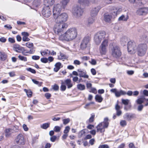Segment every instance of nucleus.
Wrapping results in <instances>:
<instances>
[{
    "label": "nucleus",
    "instance_id": "nucleus-18",
    "mask_svg": "<svg viewBox=\"0 0 148 148\" xmlns=\"http://www.w3.org/2000/svg\"><path fill=\"white\" fill-rule=\"evenodd\" d=\"M54 0H44V6L51 8L54 3Z\"/></svg>",
    "mask_w": 148,
    "mask_h": 148
},
{
    "label": "nucleus",
    "instance_id": "nucleus-14",
    "mask_svg": "<svg viewBox=\"0 0 148 148\" xmlns=\"http://www.w3.org/2000/svg\"><path fill=\"white\" fill-rule=\"evenodd\" d=\"M16 143L19 145L24 144V138L22 134H19L15 140Z\"/></svg>",
    "mask_w": 148,
    "mask_h": 148
},
{
    "label": "nucleus",
    "instance_id": "nucleus-28",
    "mask_svg": "<svg viewBox=\"0 0 148 148\" xmlns=\"http://www.w3.org/2000/svg\"><path fill=\"white\" fill-rule=\"evenodd\" d=\"M7 56V55L5 53L0 52V57L2 60H5L6 59Z\"/></svg>",
    "mask_w": 148,
    "mask_h": 148
},
{
    "label": "nucleus",
    "instance_id": "nucleus-58",
    "mask_svg": "<svg viewBox=\"0 0 148 148\" xmlns=\"http://www.w3.org/2000/svg\"><path fill=\"white\" fill-rule=\"evenodd\" d=\"M23 127L24 130L26 131H27L28 130V128L27 127V125L25 124H23Z\"/></svg>",
    "mask_w": 148,
    "mask_h": 148
},
{
    "label": "nucleus",
    "instance_id": "nucleus-9",
    "mask_svg": "<svg viewBox=\"0 0 148 148\" xmlns=\"http://www.w3.org/2000/svg\"><path fill=\"white\" fill-rule=\"evenodd\" d=\"M62 8L61 4L58 3L55 4L54 6L53 11V16L59 14Z\"/></svg>",
    "mask_w": 148,
    "mask_h": 148
},
{
    "label": "nucleus",
    "instance_id": "nucleus-15",
    "mask_svg": "<svg viewBox=\"0 0 148 148\" xmlns=\"http://www.w3.org/2000/svg\"><path fill=\"white\" fill-rule=\"evenodd\" d=\"M101 9V7L99 6H98L94 7L92 9L90 15L92 17H95L97 14L99 10Z\"/></svg>",
    "mask_w": 148,
    "mask_h": 148
},
{
    "label": "nucleus",
    "instance_id": "nucleus-35",
    "mask_svg": "<svg viewBox=\"0 0 148 148\" xmlns=\"http://www.w3.org/2000/svg\"><path fill=\"white\" fill-rule=\"evenodd\" d=\"M66 58V56L63 54L60 53V55L58 56V58L60 60L64 59Z\"/></svg>",
    "mask_w": 148,
    "mask_h": 148
},
{
    "label": "nucleus",
    "instance_id": "nucleus-26",
    "mask_svg": "<svg viewBox=\"0 0 148 148\" xmlns=\"http://www.w3.org/2000/svg\"><path fill=\"white\" fill-rule=\"evenodd\" d=\"M112 18V16L110 14H106L104 16V20L106 22H109Z\"/></svg>",
    "mask_w": 148,
    "mask_h": 148
},
{
    "label": "nucleus",
    "instance_id": "nucleus-19",
    "mask_svg": "<svg viewBox=\"0 0 148 148\" xmlns=\"http://www.w3.org/2000/svg\"><path fill=\"white\" fill-rule=\"evenodd\" d=\"M78 73V76L80 77H83L85 78H88L89 76L86 74V72L84 71L81 69H78L77 70Z\"/></svg>",
    "mask_w": 148,
    "mask_h": 148
},
{
    "label": "nucleus",
    "instance_id": "nucleus-25",
    "mask_svg": "<svg viewBox=\"0 0 148 148\" xmlns=\"http://www.w3.org/2000/svg\"><path fill=\"white\" fill-rule=\"evenodd\" d=\"M127 38L126 37H122L121 39V44L123 45H125L127 41Z\"/></svg>",
    "mask_w": 148,
    "mask_h": 148
},
{
    "label": "nucleus",
    "instance_id": "nucleus-43",
    "mask_svg": "<svg viewBox=\"0 0 148 148\" xmlns=\"http://www.w3.org/2000/svg\"><path fill=\"white\" fill-rule=\"evenodd\" d=\"M70 120L69 118L67 119H64L63 120V124L64 125H66L70 121Z\"/></svg>",
    "mask_w": 148,
    "mask_h": 148
},
{
    "label": "nucleus",
    "instance_id": "nucleus-39",
    "mask_svg": "<svg viewBox=\"0 0 148 148\" xmlns=\"http://www.w3.org/2000/svg\"><path fill=\"white\" fill-rule=\"evenodd\" d=\"M32 81L34 84L38 85L39 86H41L42 83V82H40L33 79H32Z\"/></svg>",
    "mask_w": 148,
    "mask_h": 148
},
{
    "label": "nucleus",
    "instance_id": "nucleus-36",
    "mask_svg": "<svg viewBox=\"0 0 148 148\" xmlns=\"http://www.w3.org/2000/svg\"><path fill=\"white\" fill-rule=\"evenodd\" d=\"M18 57L19 59L21 61H23L24 62H26L27 61V58L25 57L22 56L21 55H19L18 56Z\"/></svg>",
    "mask_w": 148,
    "mask_h": 148
},
{
    "label": "nucleus",
    "instance_id": "nucleus-13",
    "mask_svg": "<svg viewBox=\"0 0 148 148\" xmlns=\"http://www.w3.org/2000/svg\"><path fill=\"white\" fill-rule=\"evenodd\" d=\"M89 42V38L86 37L84 38L82 41L80 45V47L82 49H85L88 45Z\"/></svg>",
    "mask_w": 148,
    "mask_h": 148
},
{
    "label": "nucleus",
    "instance_id": "nucleus-23",
    "mask_svg": "<svg viewBox=\"0 0 148 148\" xmlns=\"http://www.w3.org/2000/svg\"><path fill=\"white\" fill-rule=\"evenodd\" d=\"M128 18L129 17L128 16H125L123 15L119 18L118 20L119 21H126L128 19Z\"/></svg>",
    "mask_w": 148,
    "mask_h": 148
},
{
    "label": "nucleus",
    "instance_id": "nucleus-59",
    "mask_svg": "<svg viewBox=\"0 0 148 148\" xmlns=\"http://www.w3.org/2000/svg\"><path fill=\"white\" fill-rule=\"evenodd\" d=\"M6 40V39L4 37H2L0 38V41L2 42H5Z\"/></svg>",
    "mask_w": 148,
    "mask_h": 148
},
{
    "label": "nucleus",
    "instance_id": "nucleus-54",
    "mask_svg": "<svg viewBox=\"0 0 148 148\" xmlns=\"http://www.w3.org/2000/svg\"><path fill=\"white\" fill-rule=\"evenodd\" d=\"M86 87L88 88H92V84L89 82H87L86 84Z\"/></svg>",
    "mask_w": 148,
    "mask_h": 148
},
{
    "label": "nucleus",
    "instance_id": "nucleus-38",
    "mask_svg": "<svg viewBox=\"0 0 148 148\" xmlns=\"http://www.w3.org/2000/svg\"><path fill=\"white\" fill-rule=\"evenodd\" d=\"M120 125L122 127H125L127 125V122L125 120H122L120 122Z\"/></svg>",
    "mask_w": 148,
    "mask_h": 148
},
{
    "label": "nucleus",
    "instance_id": "nucleus-56",
    "mask_svg": "<svg viewBox=\"0 0 148 148\" xmlns=\"http://www.w3.org/2000/svg\"><path fill=\"white\" fill-rule=\"evenodd\" d=\"M136 102L138 104H141L143 102V101L141 99L139 98L136 101Z\"/></svg>",
    "mask_w": 148,
    "mask_h": 148
},
{
    "label": "nucleus",
    "instance_id": "nucleus-32",
    "mask_svg": "<svg viewBox=\"0 0 148 148\" xmlns=\"http://www.w3.org/2000/svg\"><path fill=\"white\" fill-rule=\"evenodd\" d=\"M13 49H18V50H22L23 48L20 47V45L17 44L14 45L13 47Z\"/></svg>",
    "mask_w": 148,
    "mask_h": 148
},
{
    "label": "nucleus",
    "instance_id": "nucleus-41",
    "mask_svg": "<svg viewBox=\"0 0 148 148\" xmlns=\"http://www.w3.org/2000/svg\"><path fill=\"white\" fill-rule=\"evenodd\" d=\"M27 70L29 71L32 73L35 74L36 73V71L35 70L33 69H32L30 68H27L26 69Z\"/></svg>",
    "mask_w": 148,
    "mask_h": 148
},
{
    "label": "nucleus",
    "instance_id": "nucleus-2",
    "mask_svg": "<svg viewBox=\"0 0 148 148\" xmlns=\"http://www.w3.org/2000/svg\"><path fill=\"white\" fill-rule=\"evenodd\" d=\"M62 33L59 35V39L67 42L70 41L75 40L77 37V30L75 27H71L68 29L63 34Z\"/></svg>",
    "mask_w": 148,
    "mask_h": 148
},
{
    "label": "nucleus",
    "instance_id": "nucleus-22",
    "mask_svg": "<svg viewBox=\"0 0 148 148\" xmlns=\"http://www.w3.org/2000/svg\"><path fill=\"white\" fill-rule=\"evenodd\" d=\"M69 0H62L60 3L62 8H65L67 6L68 3L69 2Z\"/></svg>",
    "mask_w": 148,
    "mask_h": 148
},
{
    "label": "nucleus",
    "instance_id": "nucleus-10",
    "mask_svg": "<svg viewBox=\"0 0 148 148\" xmlns=\"http://www.w3.org/2000/svg\"><path fill=\"white\" fill-rule=\"evenodd\" d=\"M112 51V54L114 56L117 57H119L121 55V52L118 46L116 45L113 46Z\"/></svg>",
    "mask_w": 148,
    "mask_h": 148
},
{
    "label": "nucleus",
    "instance_id": "nucleus-47",
    "mask_svg": "<svg viewBox=\"0 0 148 148\" xmlns=\"http://www.w3.org/2000/svg\"><path fill=\"white\" fill-rule=\"evenodd\" d=\"M52 88L55 90H58L59 89V86L55 84L53 86Z\"/></svg>",
    "mask_w": 148,
    "mask_h": 148
},
{
    "label": "nucleus",
    "instance_id": "nucleus-8",
    "mask_svg": "<svg viewBox=\"0 0 148 148\" xmlns=\"http://www.w3.org/2000/svg\"><path fill=\"white\" fill-rule=\"evenodd\" d=\"M108 46V40L107 39H105L104 40H103L102 43L99 47V51L101 54H105L107 51Z\"/></svg>",
    "mask_w": 148,
    "mask_h": 148
},
{
    "label": "nucleus",
    "instance_id": "nucleus-51",
    "mask_svg": "<svg viewBox=\"0 0 148 148\" xmlns=\"http://www.w3.org/2000/svg\"><path fill=\"white\" fill-rule=\"evenodd\" d=\"M94 117L95 115L94 114H91V117L89 118V121L90 123L92 122L93 121Z\"/></svg>",
    "mask_w": 148,
    "mask_h": 148
},
{
    "label": "nucleus",
    "instance_id": "nucleus-57",
    "mask_svg": "<svg viewBox=\"0 0 148 148\" xmlns=\"http://www.w3.org/2000/svg\"><path fill=\"white\" fill-rule=\"evenodd\" d=\"M143 105H139L138 108V110L139 111H141L143 109Z\"/></svg>",
    "mask_w": 148,
    "mask_h": 148
},
{
    "label": "nucleus",
    "instance_id": "nucleus-55",
    "mask_svg": "<svg viewBox=\"0 0 148 148\" xmlns=\"http://www.w3.org/2000/svg\"><path fill=\"white\" fill-rule=\"evenodd\" d=\"M101 148H109V146L106 144L100 145L99 146Z\"/></svg>",
    "mask_w": 148,
    "mask_h": 148
},
{
    "label": "nucleus",
    "instance_id": "nucleus-62",
    "mask_svg": "<svg viewBox=\"0 0 148 148\" xmlns=\"http://www.w3.org/2000/svg\"><path fill=\"white\" fill-rule=\"evenodd\" d=\"M56 138V136H53L50 138V140L52 142H54L55 141Z\"/></svg>",
    "mask_w": 148,
    "mask_h": 148
},
{
    "label": "nucleus",
    "instance_id": "nucleus-49",
    "mask_svg": "<svg viewBox=\"0 0 148 148\" xmlns=\"http://www.w3.org/2000/svg\"><path fill=\"white\" fill-rule=\"evenodd\" d=\"M89 62L92 65H95L96 63V60L94 59H92L91 60L89 61Z\"/></svg>",
    "mask_w": 148,
    "mask_h": 148
},
{
    "label": "nucleus",
    "instance_id": "nucleus-34",
    "mask_svg": "<svg viewBox=\"0 0 148 148\" xmlns=\"http://www.w3.org/2000/svg\"><path fill=\"white\" fill-rule=\"evenodd\" d=\"M143 8H141L137 10L136 13L139 15H143L144 14Z\"/></svg>",
    "mask_w": 148,
    "mask_h": 148
},
{
    "label": "nucleus",
    "instance_id": "nucleus-6",
    "mask_svg": "<svg viewBox=\"0 0 148 148\" xmlns=\"http://www.w3.org/2000/svg\"><path fill=\"white\" fill-rule=\"evenodd\" d=\"M147 49V46L145 44H141L139 45L137 47L138 55L139 56H143L146 53Z\"/></svg>",
    "mask_w": 148,
    "mask_h": 148
},
{
    "label": "nucleus",
    "instance_id": "nucleus-27",
    "mask_svg": "<svg viewBox=\"0 0 148 148\" xmlns=\"http://www.w3.org/2000/svg\"><path fill=\"white\" fill-rule=\"evenodd\" d=\"M95 99L97 101L100 103L103 101V98L101 95H97L95 97Z\"/></svg>",
    "mask_w": 148,
    "mask_h": 148
},
{
    "label": "nucleus",
    "instance_id": "nucleus-4",
    "mask_svg": "<svg viewBox=\"0 0 148 148\" xmlns=\"http://www.w3.org/2000/svg\"><path fill=\"white\" fill-rule=\"evenodd\" d=\"M106 35V32L104 31H101L96 33L94 37V40L96 44H100L102 40L105 39Z\"/></svg>",
    "mask_w": 148,
    "mask_h": 148
},
{
    "label": "nucleus",
    "instance_id": "nucleus-50",
    "mask_svg": "<svg viewBox=\"0 0 148 148\" xmlns=\"http://www.w3.org/2000/svg\"><path fill=\"white\" fill-rule=\"evenodd\" d=\"M66 88V86L64 84H62L60 86V89L61 90L64 91H65Z\"/></svg>",
    "mask_w": 148,
    "mask_h": 148
},
{
    "label": "nucleus",
    "instance_id": "nucleus-30",
    "mask_svg": "<svg viewBox=\"0 0 148 148\" xmlns=\"http://www.w3.org/2000/svg\"><path fill=\"white\" fill-rule=\"evenodd\" d=\"M50 123H45L40 125L41 128L44 129H47L49 126Z\"/></svg>",
    "mask_w": 148,
    "mask_h": 148
},
{
    "label": "nucleus",
    "instance_id": "nucleus-21",
    "mask_svg": "<svg viewBox=\"0 0 148 148\" xmlns=\"http://www.w3.org/2000/svg\"><path fill=\"white\" fill-rule=\"evenodd\" d=\"M61 66V63L59 62L57 63L55 65V68H54V71L56 72L58 71L60 69Z\"/></svg>",
    "mask_w": 148,
    "mask_h": 148
},
{
    "label": "nucleus",
    "instance_id": "nucleus-46",
    "mask_svg": "<svg viewBox=\"0 0 148 148\" xmlns=\"http://www.w3.org/2000/svg\"><path fill=\"white\" fill-rule=\"evenodd\" d=\"M41 61L42 62L46 63L48 62V59L46 58H42L41 59Z\"/></svg>",
    "mask_w": 148,
    "mask_h": 148
},
{
    "label": "nucleus",
    "instance_id": "nucleus-12",
    "mask_svg": "<svg viewBox=\"0 0 148 148\" xmlns=\"http://www.w3.org/2000/svg\"><path fill=\"white\" fill-rule=\"evenodd\" d=\"M42 14L45 17H49L51 14L50 8L44 6L42 10Z\"/></svg>",
    "mask_w": 148,
    "mask_h": 148
},
{
    "label": "nucleus",
    "instance_id": "nucleus-40",
    "mask_svg": "<svg viewBox=\"0 0 148 148\" xmlns=\"http://www.w3.org/2000/svg\"><path fill=\"white\" fill-rule=\"evenodd\" d=\"M26 46L29 48H31L33 47V44L30 42H28L26 43Z\"/></svg>",
    "mask_w": 148,
    "mask_h": 148
},
{
    "label": "nucleus",
    "instance_id": "nucleus-5",
    "mask_svg": "<svg viewBox=\"0 0 148 148\" xmlns=\"http://www.w3.org/2000/svg\"><path fill=\"white\" fill-rule=\"evenodd\" d=\"M108 119L107 118H105L104 119L103 122L99 123L97 127V132H103L105 131V128H107L108 125Z\"/></svg>",
    "mask_w": 148,
    "mask_h": 148
},
{
    "label": "nucleus",
    "instance_id": "nucleus-31",
    "mask_svg": "<svg viewBox=\"0 0 148 148\" xmlns=\"http://www.w3.org/2000/svg\"><path fill=\"white\" fill-rule=\"evenodd\" d=\"M85 86L81 84H79L77 85V88L80 90H83L85 89Z\"/></svg>",
    "mask_w": 148,
    "mask_h": 148
},
{
    "label": "nucleus",
    "instance_id": "nucleus-63",
    "mask_svg": "<svg viewBox=\"0 0 148 148\" xmlns=\"http://www.w3.org/2000/svg\"><path fill=\"white\" fill-rule=\"evenodd\" d=\"M143 10H144V14H145L148 13V8H143Z\"/></svg>",
    "mask_w": 148,
    "mask_h": 148
},
{
    "label": "nucleus",
    "instance_id": "nucleus-3",
    "mask_svg": "<svg viewBox=\"0 0 148 148\" xmlns=\"http://www.w3.org/2000/svg\"><path fill=\"white\" fill-rule=\"evenodd\" d=\"M78 3L80 5H77L74 7L72 10V12L76 18H79L82 15L84 10L81 6H84L88 4V1L87 0H78Z\"/></svg>",
    "mask_w": 148,
    "mask_h": 148
},
{
    "label": "nucleus",
    "instance_id": "nucleus-45",
    "mask_svg": "<svg viewBox=\"0 0 148 148\" xmlns=\"http://www.w3.org/2000/svg\"><path fill=\"white\" fill-rule=\"evenodd\" d=\"M60 127L58 126H56L54 127V130L56 132H58L60 130Z\"/></svg>",
    "mask_w": 148,
    "mask_h": 148
},
{
    "label": "nucleus",
    "instance_id": "nucleus-37",
    "mask_svg": "<svg viewBox=\"0 0 148 148\" xmlns=\"http://www.w3.org/2000/svg\"><path fill=\"white\" fill-rule=\"evenodd\" d=\"M121 100L122 103L125 105H128L130 101V100L128 99H122Z\"/></svg>",
    "mask_w": 148,
    "mask_h": 148
},
{
    "label": "nucleus",
    "instance_id": "nucleus-44",
    "mask_svg": "<svg viewBox=\"0 0 148 148\" xmlns=\"http://www.w3.org/2000/svg\"><path fill=\"white\" fill-rule=\"evenodd\" d=\"M70 129V128L69 126L66 127L64 132V134H67L69 132Z\"/></svg>",
    "mask_w": 148,
    "mask_h": 148
},
{
    "label": "nucleus",
    "instance_id": "nucleus-42",
    "mask_svg": "<svg viewBox=\"0 0 148 148\" xmlns=\"http://www.w3.org/2000/svg\"><path fill=\"white\" fill-rule=\"evenodd\" d=\"M40 0H35L34 1V4L36 6H38L40 4Z\"/></svg>",
    "mask_w": 148,
    "mask_h": 148
},
{
    "label": "nucleus",
    "instance_id": "nucleus-33",
    "mask_svg": "<svg viewBox=\"0 0 148 148\" xmlns=\"http://www.w3.org/2000/svg\"><path fill=\"white\" fill-rule=\"evenodd\" d=\"M24 91L26 92L28 97H31L32 96V92L30 90H27L26 89H24Z\"/></svg>",
    "mask_w": 148,
    "mask_h": 148
},
{
    "label": "nucleus",
    "instance_id": "nucleus-53",
    "mask_svg": "<svg viewBox=\"0 0 148 148\" xmlns=\"http://www.w3.org/2000/svg\"><path fill=\"white\" fill-rule=\"evenodd\" d=\"M8 40L9 42L11 43H14L15 42L14 39L11 38H9L8 39Z\"/></svg>",
    "mask_w": 148,
    "mask_h": 148
},
{
    "label": "nucleus",
    "instance_id": "nucleus-11",
    "mask_svg": "<svg viewBox=\"0 0 148 148\" xmlns=\"http://www.w3.org/2000/svg\"><path fill=\"white\" fill-rule=\"evenodd\" d=\"M110 91L111 92L114 93L115 96L116 97H119L121 95H124L126 94V92L125 91L122 90L118 91L116 88L111 89Z\"/></svg>",
    "mask_w": 148,
    "mask_h": 148
},
{
    "label": "nucleus",
    "instance_id": "nucleus-24",
    "mask_svg": "<svg viewBox=\"0 0 148 148\" xmlns=\"http://www.w3.org/2000/svg\"><path fill=\"white\" fill-rule=\"evenodd\" d=\"M114 8L115 9H114V11L113 12L114 14L113 15L115 16H117V15L121 11V9L118 7H116Z\"/></svg>",
    "mask_w": 148,
    "mask_h": 148
},
{
    "label": "nucleus",
    "instance_id": "nucleus-29",
    "mask_svg": "<svg viewBox=\"0 0 148 148\" xmlns=\"http://www.w3.org/2000/svg\"><path fill=\"white\" fill-rule=\"evenodd\" d=\"M50 51L48 50H45L41 52V55L42 56H48L50 55Z\"/></svg>",
    "mask_w": 148,
    "mask_h": 148
},
{
    "label": "nucleus",
    "instance_id": "nucleus-60",
    "mask_svg": "<svg viewBox=\"0 0 148 148\" xmlns=\"http://www.w3.org/2000/svg\"><path fill=\"white\" fill-rule=\"evenodd\" d=\"M81 59L83 61H86L88 60L89 59V57L86 56H83L81 57Z\"/></svg>",
    "mask_w": 148,
    "mask_h": 148
},
{
    "label": "nucleus",
    "instance_id": "nucleus-7",
    "mask_svg": "<svg viewBox=\"0 0 148 148\" xmlns=\"http://www.w3.org/2000/svg\"><path fill=\"white\" fill-rule=\"evenodd\" d=\"M128 52L130 54H134L136 52L137 47L136 43L132 41H129L127 45Z\"/></svg>",
    "mask_w": 148,
    "mask_h": 148
},
{
    "label": "nucleus",
    "instance_id": "nucleus-17",
    "mask_svg": "<svg viewBox=\"0 0 148 148\" xmlns=\"http://www.w3.org/2000/svg\"><path fill=\"white\" fill-rule=\"evenodd\" d=\"M61 84H65L67 86L68 88H71L73 86L71 81L70 79H67L64 81L63 80H61Z\"/></svg>",
    "mask_w": 148,
    "mask_h": 148
},
{
    "label": "nucleus",
    "instance_id": "nucleus-52",
    "mask_svg": "<svg viewBox=\"0 0 148 148\" xmlns=\"http://www.w3.org/2000/svg\"><path fill=\"white\" fill-rule=\"evenodd\" d=\"M9 74L10 77H13L16 75L15 72L14 71H12L9 72Z\"/></svg>",
    "mask_w": 148,
    "mask_h": 148
},
{
    "label": "nucleus",
    "instance_id": "nucleus-20",
    "mask_svg": "<svg viewBox=\"0 0 148 148\" xmlns=\"http://www.w3.org/2000/svg\"><path fill=\"white\" fill-rule=\"evenodd\" d=\"M15 130L14 129H12L11 128H9L5 130V136L6 137H8L12 133H13L15 131Z\"/></svg>",
    "mask_w": 148,
    "mask_h": 148
},
{
    "label": "nucleus",
    "instance_id": "nucleus-64",
    "mask_svg": "<svg viewBox=\"0 0 148 148\" xmlns=\"http://www.w3.org/2000/svg\"><path fill=\"white\" fill-rule=\"evenodd\" d=\"M129 148H135L134 145L132 143H131L129 145Z\"/></svg>",
    "mask_w": 148,
    "mask_h": 148
},
{
    "label": "nucleus",
    "instance_id": "nucleus-61",
    "mask_svg": "<svg viewBox=\"0 0 148 148\" xmlns=\"http://www.w3.org/2000/svg\"><path fill=\"white\" fill-rule=\"evenodd\" d=\"M32 58L33 60H38L39 59L40 57L37 56H34L32 57Z\"/></svg>",
    "mask_w": 148,
    "mask_h": 148
},
{
    "label": "nucleus",
    "instance_id": "nucleus-48",
    "mask_svg": "<svg viewBox=\"0 0 148 148\" xmlns=\"http://www.w3.org/2000/svg\"><path fill=\"white\" fill-rule=\"evenodd\" d=\"M22 40L25 42L28 41L30 40V39L27 36H23L22 38Z\"/></svg>",
    "mask_w": 148,
    "mask_h": 148
},
{
    "label": "nucleus",
    "instance_id": "nucleus-1",
    "mask_svg": "<svg viewBox=\"0 0 148 148\" xmlns=\"http://www.w3.org/2000/svg\"><path fill=\"white\" fill-rule=\"evenodd\" d=\"M53 18L56 23L54 27V31L56 34L60 35L68 27L67 24L65 23L67 20L68 15L66 13H62L54 15Z\"/></svg>",
    "mask_w": 148,
    "mask_h": 148
},
{
    "label": "nucleus",
    "instance_id": "nucleus-16",
    "mask_svg": "<svg viewBox=\"0 0 148 148\" xmlns=\"http://www.w3.org/2000/svg\"><path fill=\"white\" fill-rule=\"evenodd\" d=\"M124 119L128 121H130L132 119L136 117V115L134 114L127 113L123 116Z\"/></svg>",
    "mask_w": 148,
    "mask_h": 148
}]
</instances>
